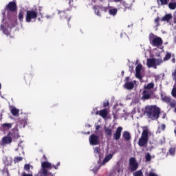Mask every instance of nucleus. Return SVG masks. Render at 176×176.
Returning <instances> with one entry per match:
<instances>
[{"instance_id": "nucleus-13", "label": "nucleus", "mask_w": 176, "mask_h": 176, "mask_svg": "<svg viewBox=\"0 0 176 176\" xmlns=\"http://www.w3.org/2000/svg\"><path fill=\"white\" fill-rule=\"evenodd\" d=\"M58 14L61 19V20L67 19L68 22H69V20H71V16H68V14L65 11L58 10Z\"/></svg>"}, {"instance_id": "nucleus-15", "label": "nucleus", "mask_w": 176, "mask_h": 176, "mask_svg": "<svg viewBox=\"0 0 176 176\" xmlns=\"http://www.w3.org/2000/svg\"><path fill=\"white\" fill-rule=\"evenodd\" d=\"M148 68H157L156 67V59L155 58H148L146 62Z\"/></svg>"}, {"instance_id": "nucleus-43", "label": "nucleus", "mask_w": 176, "mask_h": 176, "mask_svg": "<svg viewBox=\"0 0 176 176\" xmlns=\"http://www.w3.org/2000/svg\"><path fill=\"white\" fill-rule=\"evenodd\" d=\"M163 63V60L162 59H155V67L157 65H160Z\"/></svg>"}, {"instance_id": "nucleus-29", "label": "nucleus", "mask_w": 176, "mask_h": 176, "mask_svg": "<svg viewBox=\"0 0 176 176\" xmlns=\"http://www.w3.org/2000/svg\"><path fill=\"white\" fill-rule=\"evenodd\" d=\"M104 133L107 137H111L112 135V129L104 127Z\"/></svg>"}, {"instance_id": "nucleus-20", "label": "nucleus", "mask_w": 176, "mask_h": 176, "mask_svg": "<svg viewBox=\"0 0 176 176\" xmlns=\"http://www.w3.org/2000/svg\"><path fill=\"white\" fill-rule=\"evenodd\" d=\"M109 14L110 16H116L118 14V8H113V7H109Z\"/></svg>"}, {"instance_id": "nucleus-41", "label": "nucleus", "mask_w": 176, "mask_h": 176, "mask_svg": "<svg viewBox=\"0 0 176 176\" xmlns=\"http://www.w3.org/2000/svg\"><path fill=\"white\" fill-rule=\"evenodd\" d=\"M135 76L138 78V79H140V80H142V76L141 75V72H136Z\"/></svg>"}, {"instance_id": "nucleus-47", "label": "nucleus", "mask_w": 176, "mask_h": 176, "mask_svg": "<svg viewBox=\"0 0 176 176\" xmlns=\"http://www.w3.org/2000/svg\"><path fill=\"white\" fill-rule=\"evenodd\" d=\"M107 107H109V101H105L103 103V107L107 108Z\"/></svg>"}, {"instance_id": "nucleus-55", "label": "nucleus", "mask_w": 176, "mask_h": 176, "mask_svg": "<svg viewBox=\"0 0 176 176\" xmlns=\"http://www.w3.org/2000/svg\"><path fill=\"white\" fill-rule=\"evenodd\" d=\"M125 80L126 82H129L130 80V77H126Z\"/></svg>"}, {"instance_id": "nucleus-25", "label": "nucleus", "mask_w": 176, "mask_h": 176, "mask_svg": "<svg viewBox=\"0 0 176 176\" xmlns=\"http://www.w3.org/2000/svg\"><path fill=\"white\" fill-rule=\"evenodd\" d=\"M99 115L103 118H106L107 116H108V110L104 109L102 110L99 111Z\"/></svg>"}, {"instance_id": "nucleus-19", "label": "nucleus", "mask_w": 176, "mask_h": 176, "mask_svg": "<svg viewBox=\"0 0 176 176\" xmlns=\"http://www.w3.org/2000/svg\"><path fill=\"white\" fill-rule=\"evenodd\" d=\"M124 87L127 90H133L134 89V83L133 82H126Z\"/></svg>"}, {"instance_id": "nucleus-37", "label": "nucleus", "mask_w": 176, "mask_h": 176, "mask_svg": "<svg viewBox=\"0 0 176 176\" xmlns=\"http://www.w3.org/2000/svg\"><path fill=\"white\" fill-rule=\"evenodd\" d=\"M24 170L28 173H30L31 170V165H30V164H25L24 166Z\"/></svg>"}, {"instance_id": "nucleus-54", "label": "nucleus", "mask_w": 176, "mask_h": 176, "mask_svg": "<svg viewBox=\"0 0 176 176\" xmlns=\"http://www.w3.org/2000/svg\"><path fill=\"white\" fill-rule=\"evenodd\" d=\"M41 10H42V7H39V8H38V11L40 12H39V14H41V16H42V13L41 12Z\"/></svg>"}, {"instance_id": "nucleus-24", "label": "nucleus", "mask_w": 176, "mask_h": 176, "mask_svg": "<svg viewBox=\"0 0 176 176\" xmlns=\"http://www.w3.org/2000/svg\"><path fill=\"white\" fill-rule=\"evenodd\" d=\"M24 79H25V83H27L28 82L29 85H30L31 80H32V75L26 74L24 76Z\"/></svg>"}, {"instance_id": "nucleus-50", "label": "nucleus", "mask_w": 176, "mask_h": 176, "mask_svg": "<svg viewBox=\"0 0 176 176\" xmlns=\"http://www.w3.org/2000/svg\"><path fill=\"white\" fill-rule=\"evenodd\" d=\"M173 23L176 24V12L173 14Z\"/></svg>"}, {"instance_id": "nucleus-26", "label": "nucleus", "mask_w": 176, "mask_h": 176, "mask_svg": "<svg viewBox=\"0 0 176 176\" xmlns=\"http://www.w3.org/2000/svg\"><path fill=\"white\" fill-rule=\"evenodd\" d=\"M10 112L13 116H19V112H20V110H19V109H16V107H12Z\"/></svg>"}, {"instance_id": "nucleus-39", "label": "nucleus", "mask_w": 176, "mask_h": 176, "mask_svg": "<svg viewBox=\"0 0 176 176\" xmlns=\"http://www.w3.org/2000/svg\"><path fill=\"white\" fill-rule=\"evenodd\" d=\"M141 69H142V65L139 63L135 67V72H141Z\"/></svg>"}, {"instance_id": "nucleus-7", "label": "nucleus", "mask_w": 176, "mask_h": 176, "mask_svg": "<svg viewBox=\"0 0 176 176\" xmlns=\"http://www.w3.org/2000/svg\"><path fill=\"white\" fill-rule=\"evenodd\" d=\"M6 10H7V13L12 12V13L17 10V5L14 1H10L8 5L6 6Z\"/></svg>"}, {"instance_id": "nucleus-62", "label": "nucleus", "mask_w": 176, "mask_h": 176, "mask_svg": "<svg viewBox=\"0 0 176 176\" xmlns=\"http://www.w3.org/2000/svg\"><path fill=\"white\" fill-rule=\"evenodd\" d=\"M96 115H100V111H96Z\"/></svg>"}, {"instance_id": "nucleus-61", "label": "nucleus", "mask_w": 176, "mask_h": 176, "mask_svg": "<svg viewBox=\"0 0 176 176\" xmlns=\"http://www.w3.org/2000/svg\"><path fill=\"white\" fill-rule=\"evenodd\" d=\"M100 162H101V160H99L98 162V164H100Z\"/></svg>"}, {"instance_id": "nucleus-10", "label": "nucleus", "mask_w": 176, "mask_h": 176, "mask_svg": "<svg viewBox=\"0 0 176 176\" xmlns=\"http://www.w3.org/2000/svg\"><path fill=\"white\" fill-rule=\"evenodd\" d=\"M122 131H123V127L118 126L116 132L113 133V137L116 141H118V140H120V137H122Z\"/></svg>"}, {"instance_id": "nucleus-48", "label": "nucleus", "mask_w": 176, "mask_h": 176, "mask_svg": "<svg viewBox=\"0 0 176 176\" xmlns=\"http://www.w3.org/2000/svg\"><path fill=\"white\" fill-rule=\"evenodd\" d=\"M3 174H5V173L7 174V176H10V174L9 173V170L8 168L3 170Z\"/></svg>"}, {"instance_id": "nucleus-51", "label": "nucleus", "mask_w": 176, "mask_h": 176, "mask_svg": "<svg viewBox=\"0 0 176 176\" xmlns=\"http://www.w3.org/2000/svg\"><path fill=\"white\" fill-rule=\"evenodd\" d=\"M6 12H8V10H6V8H4V10H2L1 13L3 17H5Z\"/></svg>"}, {"instance_id": "nucleus-3", "label": "nucleus", "mask_w": 176, "mask_h": 176, "mask_svg": "<svg viewBox=\"0 0 176 176\" xmlns=\"http://www.w3.org/2000/svg\"><path fill=\"white\" fill-rule=\"evenodd\" d=\"M148 141H149V131L146 128L143 129L141 137L138 142V145L141 147L146 146L148 145Z\"/></svg>"}, {"instance_id": "nucleus-18", "label": "nucleus", "mask_w": 176, "mask_h": 176, "mask_svg": "<svg viewBox=\"0 0 176 176\" xmlns=\"http://www.w3.org/2000/svg\"><path fill=\"white\" fill-rule=\"evenodd\" d=\"M173 19V15L171 14H166L165 16H164L161 21H166V23H170V20Z\"/></svg>"}, {"instance_id": "nucleus-46", "label": "nucleus", "mask_w": 176, "mask_h": 176, "mask_svg": "<svg viewBox=\"0 0 176 176\" xmlns=\"http://www.w3.org/2000/svg\"><path fill=\"white\" fill-rule=\"evenodd\" d=\"M168 104H169L171 108H174L175 107V101H170Z\"/></svg>"}, {"instance_id": "nucleus-32", "label": "nucleus", "mask_w": 176, "mask_h": 176, "mask_svg": "<svg viewBox=\"0 0 176 176\" xmlns=\"http://www.w3.org/2000/svg\"><path fill=\"white\" fill-rule=\"evenodd\" d=\"M160 130H162V131H164L166 130V124H162L160 126H158V130L157 131V133H158L160 134L161 131Z\"/></svg>"}, {"instance_id": "nucleus-11", "label": "nucleus", "mask_w": 176, "mask_h": 176, "mask_svg": "<svg viewBox=\"0 0 176 176\" xmlns=\"http://www.w3.org/2000/svg\"><path fill=\"white\" fill-rule=\"evenodd\" d=\"M12 141H13V139H12V137L8 135V133L7 136H5L2 138L1 145H3V146H5V145H9V144H12Z\"/></svg>"}, {"instance_id": "nucleus-36", "label": "nucleus", "mask_w": 176, "mask_h": 176, "mask_svg": "<svg viewBox=\"0 0 176 176\" xmlns=\"http://www.w3.org/2000/svg\"><path fill=\"white\" fill-rule=\"evenodd\" d=\"M171 58V53L167 52L165 57L164 58V61H168Z\"/></svg>"}, {"instance_id": "nucleus-27", "label": "nucleus", "mask_w": 176, "mask_h": 176, "mask_svg": "<svg viewBox=\"0 0 176 176\" xmlns=\"http://www.w3.org/2000/svg\"><path fill=\"white\" fill-rule=\"evenodd\" d=\"M18 19H19L20 23H23V21L24 20V12L23 10H20L19 12Z\"/></svg>"}, {"instance_id": "nucleus-23", "label": "nucleus", "mask_w": 176, "mask_h": 176, "mask_svg": "<svg viewBox=\"0 0 176 176\" xmlns=\"http://www.w3.org/2000/svg\"><path fill=\"white\" fill-rule=\"evenodd\" d=\"M13 124L12 123H4L1 125V127L3 130L8 131L10 130V128L12 127Z\"/></svg>"}, {"instance_id": "nucleus-52", "label": "nucleus", "mask_w": 176, "mask_h": 176, "mask_svg": "<svg viewBox=\"0 0 176 176\" xmlns=\"http://www.w3.org/2000/svg\"><path fill=\"white\" fill-rule=\"evenodd\" d=\"M22 176H33V175H32V174H30V173L27 174V173H24L22 174Z\"/></svg>"}, {"instance_id": "nucleus-33", "label": "nucleus", "mask_w": 176, "mask_h": 176, "mask_svg": "<svg viewBox=\"0 0 176 176\" xmlns=\"http://www.w3.org/2000/svg\"><path fill=\"white\" fill-rule=\"evenodd\" d=\"M154 23L155 24V27H160V17L157 16L155 19Z\"/></svg>"}, {"instance_id": "nucleus-49", "label": "nucleus", "mask_w": 176, "mask_h": 176, "mask_svg": "<svg viewBox=\"0 0 176 176\" xmlns=\"http://www.w3.org/2000/svg\"><path fill=\"white\" fill-rule=\"evenodd\" d=\"M148 176H159V175L153 173V172H150L148 175Z\"/></svg>"}, {"instance_id": "nucleus-2", "label": "nucleus", "mask_w": 176, "mask_h": 176, "mask_svg": "<svg viewBox=\"0 0 176 176\" xmlns=\"http://www.w3.org/2000/svg\"><path fill=\"white\" fill-rule=\"evenodd\" d=\"M144 115H146L148 119L157 120L160 117V108L155 105L146 106Z\"/></svg>"}, {"instance_id": "nucleus-8", "label": "nucleus", "mask_w": 176, "mask_h": 176, "mask_svg": "<svg viewBox=\"0 0 176 176\" xmlns=\"http://www.w3.org/2000/svg\"><path fill=\"white\" fill-rule=\"evenodd\" d=\"M89 140L90 145H98V144H100V140L97 135L91 134Z\"/></svg>"}, {"instance_id": "nucleus-63", "label": "nucleus", "mask_w": 176, "mask_h": 176, "mask_svg": "<svg viewBox=\"0 0 176 176\" xmlns=\"http://www.w3.org/2000/svg\"><path fill=\"white\" fill-rule=\"evenodd\" d=\"M69 1V3H71V0H66Z\"/></svg>"}, {"instance_id": "nucleus-35", "label": "nucleus", "mask_w": 176, "mask_h": 176, "mask_svg": "<svg viewBox=\"0 0 176 176\" xmlns=\"http://www.w3.org/2000/svg\"><path fill=\"white\" fill-rule=\"evenodd\" d=\"M157 3H160L162 6L168 3V0H157Z\"/></svg>"}, {"instance_id": "nucleus-38", "label": "nucleus", "mask_w": 176, "mask_h": 176, "mask_svg": "<svg viewBox=\"0 0 176 176\" xmlns=\"http://www.w3.org/2000/svg\"><path fill=\"white\" fill-rule=\"evenodd\" d=\"M23 161V157H15L14 158V162L16 163H19V162Z\"/></svg>"}, {"instance_id": "nucleus-34", "label": "nucleus", "mask_w": 176, "mask_h": 176, "mask_svg": "<svg viewBox=\"0 0 176 176\" xmlns=\"http://www.w3.org/2000/svg\"><path fill=\"white\" fill-rule=\"evenodd\" d=\"M168 8L169 9H170L171 10H174L176 9V3L173 2V3H169L168 4Z\"/></svg>"}, {"instance_id": "nucleus-40", "label": "nucleus", "mask_w": 176, "mask_h": 176, "mask_svg": "<svg viewBox=\"0 0 176 176\" xmlns=\"http://www.w3.org/2000/svg\"><path fill=\"white\" fill-rule=\"evenodd\" d=\"M146 162H151L152 160V156L149 153H147L145 155Z\"/></svg>"}, {"instance_id": "nucleus-14", "label": "nucleus", "mask_w": 176, "mask_h": 176, "mask_svg": "<svg viewBox=\"0 0 176 176\" xmlns=\"http://www.w3.org/2000/svg\"><path fill=\"white\" fill-rule=\"evenodd\" d=\"M112 157H113V155H112V154H109L107 156H106L104 158L101 164H99V166L98 168H94V170H100V168H101V166H104V164H105V163H108V162H109V160H111V159H112Z\"/></svg>"}, {"instance_id": "nucleus-1", "label": "nucleus", "mask_w": 176, "mask_h": 176, "mask_svg": "<svg viewBox=\"0 0 176 176\" xmlns=\"http://www.w3.org/2000/svg\"><path fill=\"white\" fill-rule=\"evenodd\" d=\"M60 163L58 162L56 165H53L52 163L44 161L41 162V168L38 171L39 176H54L52 172H49V170H52V168H54L55 170H58V167H60Z\"/></svg>"}, {"instance_id": "nucleus-59", "label": "nucleus", "mask_w": 176, "mask_h": 176, "mask_svg": "<svg viewBox=\"0 0 176 176\" xmlns=\"http://www.w3.org/2000/svg\"><path fill=\"white\" fill-rule=\"evenodd\" d=\"M173 80L176 82V76H173Z\"/></svg>"}, {"instance_id": "nucleus-60", "label": "nucleus", "mask_w": 176, "mask_h": 176, "mask_svg": "<svg viewBox=\"0 0 176 176\" xmlns=\"http://www.w3.org/2000/svg\"><path fill=\"white\" fill-rule=\"evenodd\" d=\"M122 0H115L116 2H120Z\"/></svg>"}, {"instance_id": "nucleus-17", "label": "nucleus", "mask_w": 176, "mask_h": 176, "mask_svg": "<svg viewBox=\"0 0 176 176\" xmlns=\"http://www.w3.org/2000/svg\"><path fill=\"white\" fill-rule=\"evenodd\" d=\"M122 137L125 140V141H130L131 140V135L130 132L127 131H124L122 133Z\"/></svg>"}, {"instance_id": "nucleus-30", "label": "nucleus", "mask_w": 176, "mask_h": 176, "mask_svg": "<svg viewBox=\"0 0 176 176\" xmlns=\"http://www.w3.org/2000/svg\"><path fill=\"white\" fill-rule=\"evenodd\" d=\"M1 30H3V34H5V35H7V36L8 35H10V32H9L8 29L5 28V26L3 25H1Z\"/></svg>"}, {"instance_id": "nucleus-58", "label": "nucleus", "mask_w": 176, "mask_h": 176, "mask_svg": "<svg viewBox=\"0 0 176 176\" xmlns=\"http://www.w3.org/2000/svg\"><path fill=\"white\" fill-rule=\"evenodd\" d=\"M172 63H173L175 64V58H172Z\"/></svg>"}, {"instance_id": "nucleus-28", "label": "nucleus", "mask_w": 176, "mask_h": 176, "mask_svg": "<svg viewBox=\"0 0 176 176\" xmlns=\"http://www.w3.org/2000/svg\"><path fill=\"white\" fill-rule=\"evenodd\" d=\"M153 87H155V83L153 82H150L148 85L144 86V89L146 90H152Z\"/></svg>"}, {"instance_id": "nucleus-64", "label": "nucleus", "mask_w": 176, "mask_h": 176, "mask_svg": "<svg viewBox=\"0 0 176 176\" xmlns=\"http://www.w3.org/2000/svg\"><path fill=\"white\" fill-rule=\"evenodd\" d=\"M175 113H176V107H175Z\"/></svg>"}, {"instance_id": "nucleus-42", "label": "nucleus", "mask_w": 176, "mask_h": 176, "mask_svg": "<svg viewBox=\"0 0 176 176\" xmlns=\"http://www.w3.org/2000/svg\"><path fill=\"white\" fill-rule=\"evenodd\" d=\"M100 10H103V12H104V13H107V12H108V10H109V8L108 7H104L102 6H100Z\"/></svg>"}, {"instance_id": "nucleus-6", "label": "nucleus", "mask_w": 176, "mask_h": 176, "mask_svg": "<svg viewBox=\"0 0 176 176\" xmlns=\"http://www.w3.org/2000/svg\"><path fill=\"white\" fill-rule=\"evenodd\" d=\"M140 165L137 162L135 157H132L129 159L128 170L130 173H134L138 170Z\"/></svg>"}, {"instance_id": "nucleus-22", "label": "nucleus", "mask_w": 176, "mask_h": 176, "mask_svg": "<svg viewBox=\"0 0 176 176\" xmlns=\"http://www.w3.org/2000/svg\"><path fill=\"white\" fill-rule=\"evenodd\" d=\"M93 9L95 12V14L96 16H99V17H101V12H100V10H101V8H100V6H94L93 7Z\"/></svg>"}, {"instance_id": "nucleus-56", "label": "nucleus", "mask_w": 176, "mask_h": 176, "mask_svg": "<svg viewBox=\"0 0 176 176\" xmlns=\"http://www.w3.org/2000/svg\"><path fill=\"white\" fill-rule=\"evenodd\" d=\"M43 158L44 160H47V157H46V155H43Z\"/></svg>"}, {"instance_id": "nucleus-12", "label": "nucleus", "mask_w": 176, "mask_h": 176, "mask_svg": "<svg viewBox=\"0 0 176 176\" xmlns=\"http://www.w3.org/2000/svg\"><path fill=\"white\" fill-rule=\"evenodd\" d=\"M8 134L10 137H11V138H12L17 139L20 138V135H19V129L16 127L13 128L12 131L8 132Z\"/></svg>"}, {"instance_id": "nucleus-5", "label": "nucleus", "mask_w": 176, "mask_h": 176, "mask_svg": "<svg viewBox=\"0 0 176 176\" xmlns=\"http://www.w3.org/2000/svg\"><path fill=\"white\" fill-rule=\"evenodd\" d=\"M38 19V12L34 10H28L26 11L25 21L26 23H31L32 20Z\"/></svg>"}, {"instance_id": "nucleus-31", "label": "nucleus", "mask_w": 176, "mask_h": 176, "mask_svg": "<svg viewBox=\"0 0 176 176\" xmlns=\"http://www.w3.org/2000/svg\"><path fill=\"white\" fill-rule=\"evenodd\" d=\"M133 176H143L144 173H142V170H135V172H133Z\"/></svg>"}, {"instance_id": "nucleus-44", "label": "nucleus", "mask_w": 176, "mask_h": 176, "mask_svg": "<svg viewBox=\"0 0 176 176\" xmlns=\"http://www.w3.org/2000/svg\"><path fill=\"white\" fill-rule=\"evenodd\" d=\"M169 153L170 155H175V148H169Z\"/></svg>"}, {"instance_id": "nucleus-9", "label": "nucleus", "mask_w": 176, "mask_h": 176, "mask_svg": "<svg viewBox=\"0 0 176 176\" xmlns=\"http://www.w3.org/2000/svg\"><path fill=\"white\" fill-rule=\"evenodd\" d=\"M152 96H153V90H148L144 89L142 92V99L143 100H149Z\"/></svg>"}, {"instance_id": "nucleus-16", "label": "nucleus", "mask_w": 176, "mask_h": 176, "mask_svg": "<svg viewBox=\"0 0 176 176\" xmlns=\"http://www.w3.org/2000/svg\"><path fill=\"white\" fill-rule=\"evenodd\" d=\"M122 5L125 8L124 12H126V9H131V6H133V2L131 0L122 1Z\"/></svg>"}, {"instance_id": "nucleus-53", "label": "nucleus", "mask_w": 176, "mask_h": 176, "mask_svg": "<svg viewBox=\"0 0 176 176\" xmlns=\"http://www.w3.org/2000/svg\"><path fill=\"white\" fill-rule=\"evenodd\" d=\"M99 152H100V151L98 150V147H96V148H94V153H98Z\"/></svg>"}, {"instance_id": "nucleus-45", "label": "nucleus", "mask_w": 176, "mask_h": 176, "mask_svg": "<svg viewBox=\"0 0 176 176\" xmlns=\"http://www.w3.org/2000/svg\"><path fill=\"white\" fill-rule=\"evenodd\" d=\"M171 94H172L173 97H176V87H174L173 88Z\"/></svg>"}, {"instance_id": "nucleus-21", "label": "nucleus", "mask_w": 176, "mask_h": 176, "mask_svg": "<svg viewBox=\"0 0 176 176\" xmlns=\"http://www.w3.org/2000/svg\"><path fill=\"white\" fill-rule=\"evenodd\" d=\"M161 100L164 102H166L167 104H168V102H170V101H171V98L169 96H167L163 94H161Z\"/></svg>"}, {"instance_id": "nucleus-4", "label": "nucleus", "mask_w": 176, "mask_h": 176, "mask_svg": "<svg viewBox=\"0 0 176 176\" xmlns=\"http://www.w3.org/2000/svg\"><path fill=\"white\" fill-rule=\"evenodd\" d=\"M148 41L152 46L159 47L163 45V39L162 38L155 35L153 33H150L148 36Z\"/></svg>"}, {"instance_id": "nucleus-57", "label": "nucleus", "mask_w": 176, "mask_h": 176, "mask_svg": "<svg viewBox=\"0 0 176 176\" xmlns=\"http://www.w3.org/2000/svg\"><path fill=\"white\" fill-rule=\"evenodd\" d=\"M100 125H97L96 126V130H100Z\"/></svg>"}]
</instances>
